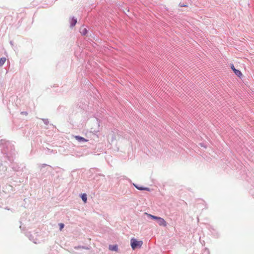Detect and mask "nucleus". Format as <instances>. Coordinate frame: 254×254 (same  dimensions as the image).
<instances>
[{
  "label": "nucleus",
  "instance_id": "f8f14e48",
  "mask_svg": "<svg viewBox=\"0 0 254 254\" xmlns=\"http://www.w3.org/2000/svg\"><path fill=\"white\" fill-rule=\"evenodd\" d=\"M59 226H60V229L61 231H62V229H63V228L64 227V224L63 223H60Z\"/></svg>",
  "mask_w": 254,
  "mask_h": 254
},
{
  "label": "nucleus",
  "instance_id": "9d476101",
  "mask_svg": "<svg viewBox=\"0 0 254 254\" xmlns=\"http://www.w3.org/2000/svg\"><path fill=\"white\" fill-rule=\"evenodd\" d=\"M76 22H77V21L75 19L72 18L71 21V25L72 26H74L76 24Z\"/></svg>",
  "mask_w": 254,
  "mask_h": 254
},
{
  "label": "nucleus",
  "instance_id": "39448f33",
  "mask_svg": "<svg viewBox=\"0 0 254 254\" xmlns=\"http://www.w3.org/2000/svg\"><path fill=\"white\" fill-rule=\"evenodd\" d=\"M75 138L76 140H77L79 141H84V142L88 141L87 139L84 138V137L79 136H75Z\"/></svg>",
  "mask_w": 254,
  "mask_h": 254
},
{
  "label": "nucleus",
  "instance_id": "f03ea898",
  "mask_svg": "<svg viewBox=\"0 0 254 254\" xmlns=\"http://www.w3.org/2000/svg\"><path fill=\"white\" fill-rule=\"evenodd\" d=\"M231 67L235 74L237 75L238 77H241L242 76L243 74L241 71L238 69H236L233 64L231 65Z\"/></svg>",
  "mask_w": 254,
  "mask_h": 254
},
{
  "label": "nucleus",
  "instance_id": "0eeeda50",
  "mask_svg": "<svg viewBox=\"0 0 254 254\" xmlns=\"http://www.w3.org/2000/svg\"><path fill=\"white\" fill-rule=\"evenodd\" d=\"M145 214L148 216V217H149L153 219H156V220H158V218H159V217H157V216L152 215L150 214H148L147 213H145Z\"/></svg>",
  "mask_w": 254,
  "mask_h": 254
},
{
  "label": "nucleus",
  "instance_id": "ddd939ff",
  "mask_svg": "<svg viewBox=\"0 0 254 254\" xmlns=\"http://www.w3.org/2000/svg\"><path fill=\"white\" fill-rule=\"evenodd\" d=\"M179 6L180 7H187L188 5L187 4H181V3H180L179 4Z\"/></svg>",
  "mask_w": 254,
  "mask_h": 254
},
{
  "label": "nucleus",
  "instance_id": "f257e3e1",
  "mask_svg": "<svg viewBox=\"0 0 254 254\" xmlns=\"http://www.w3.org/2000/svg\"><path fill=\"white\" fill-rule=\"evenodd\" d=\"M131 246L133 250H135L137 248H140L142 245L141 241H137L134 238H132L130 240Z\"/></svg>",
  "mask_w": 254,
  "mask_h": 254
},
{
  "label": "nucleus",
  "instance_id": "1a4fd4ad",
  "mask_svg": "<svg viewBox=\"0 0 254 254\" xmlns=\"http://www.w3.org/2000/svg\"><path fill=\"white\" fill-rule=\"evenodd\" d=\"M6 60V59L5 58H2L0 59V66H2L4 64Z\"/></svg>",
  "mask_w": 254,
  "mask_h": 254
},
{
  "label": "nucleus",
  "instance_id": "9b49d317",
  "mask_svg": "<svg viewBox=\"0 0 254 254\" xmlns=\"http://www.w3.org/2000/svg\"><path fill=\"white\" fill-rule=\"evenodd\" d=\"M135 187L139 190H149V188H148L138 187L137 186H135Z\"/></svg>",
  "mask_w": 254,
  "mask_h": 254
},
{
  "label": "nucleus",
  "instance_id": "20e7f679",
  "mask_svg": "<svg viewBox=\"0 0 254 254\" xmlns=\"http://www.w3.org/2000/svg\"><path fill=\"white\" fill-rule=\"evenodd\" d=\"M109 249L112 251H118V246L117 245H110L109 247Z\"/></svg>",
  "mask_w": 254,
  "mask_h": 254
},
{
  "label": "nucleus",
  "instance_id": "7ed1b4c3",
  "mask_svg": "<svg viewBox=\"0 0 254 254\" xmlns=\"http://www.w3.org/2000/svg\"><path fill=\"white\" fill-rule=\"evenodd\" d=\"M157 222L160 226H166L167 225V223L165 220L161 217H159V218H158Z\"/></svg>",
  "mask_w": 254,
  "mask_h": 254
},
{
  "label": "nucleus",
  "instance_id": "6e6552de",
  "mask_svg": "<svg viewBox=\"0 0 254 254\" xmlns=\"http://www.w3.org/2000/svg\"><path fill=\"white\" fill-rule=\"evenodd\" d=\"M81 198L84 203L87 202V195L85 193H83L81 195Z\"/></svg>",
  "mask_w": 254,
  "mask_h": 254
},
{
  "label": "nucleus",
  "instance_id": "423d86ee",
  "mask_svg": "<svg viewBox=\"0 0 254 254\" xmlns=\"http://www.w3.org/2000/svg\"><path fill=\"white\" fill-rule=\"evenodd\" d=\"M80 32L82 35H85L87 34V30L86 28H85L84 27H82L80 28Z\"/></svg>",
  "mask_w": 254,
  "mask_h": 254
}]
</instances>
